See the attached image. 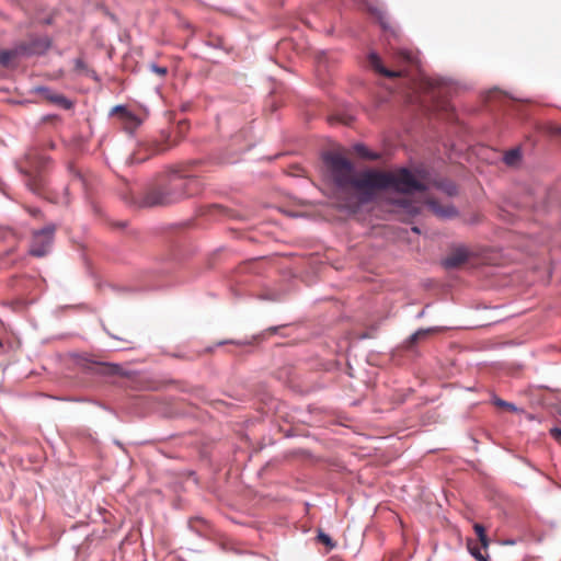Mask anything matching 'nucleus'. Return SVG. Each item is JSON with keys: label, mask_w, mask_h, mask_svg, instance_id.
Wrapping results in <instances>:
<instances>
[{"label": "nucleus", "mask_w": 561, "mask_h": 561, "mask_svg": "<svg viewBox=\"0 0 561 561\" xmlns=\"http://www.w3.org/2000/svg\"><path fill=\"white\" fill-rule=\"evenodd\" d=\"M471 554L478 560V561H485V558L482 556L480 550L471 549Z\"/></svg>", "instance_id": "nucleus-27"}, {"label": "nucleus", "mask_w": 561, "mask_h": 561, "mask_svg": "<svg viewBox=\"0 0 561 561\" xmlns=\"http://www.w3.org/2000/svg\"><path fill=\"white\" fill-rule=\"evenodd\" d=\"M176 128H178V135H179V134H180V131H181V126H180V123H179V122H178Z\"/></svg>", "instance_id": "nucleus-33"}, {"label": "nucleus", "mask_w": 561, "mask_h": 561, "mask_svg": "<svg viewBox=\"0 0 561 561\" xmlns=\"http://www.w3.org/2000/svg\"><path fill=\"white\" fill-rule=\"evenodd\" d=\"M470 251L465 245L456 247L442 261L445 268H457L468 261Z\"/></svg>", "instance_id": "nucleus-9"}, {"label": "nucleus", "mask_w": 561, "mask_h": 561, "mask_svg": "<svg viewBox=\"0 0 561 561\" xmlns=\"http://www.w3.org/2000/svg\"><path fill=\"white\" fill-rule=\"evenodd\" d=\"M439 188H442L450 196L457 193V186L451 182L440 183Z\"/></svg>", "instance_id": "nucleus-21"}, {"label": "nucleus", "mask_w": 561, "mask_h": 561, "mask_svg": "<svg viewBox=\"0 0 561 561\" xmlns=\"http://www.w3.org/2000/svg\"><path fill=\"white\" fill-rule=\"evenodd\" d=\"M351 188L358 194L359 204H367L375 199L377 191L391 188L403 194L425 192L427 186L419 181L407 168L393 172L365 170L357 172Z\"/></svg>", "instance_id": "nucleus-1"}, {"label": "nucleus", "mask_w": 561, "mask_h": 561, "mask_svg": "<svg viewBox=\"0 0 561 561\" xmlns=\"http://www.w3.org/2000/svg\"><path fill=\"white\" fill-rule=\"evenodd\" d=\"M428 206L435 215L442 218H453L457 215V209L453 205L440 206L435 201H430Z\"/></svg>", "instance_id": "nucleus-12"}, {"label": "nucleus", "mask_w": 561, "mask_h": 561, "mask_svg": "<svg viewBox=\"0 0 561 561\" xmlns=\"http://www.w3.org/2000/svg\"><path fill=\"white\" fill-rule=\"evenodd\" d=\"M112 114L117 115L123 128L128 133H134L142 123V119L130 112L124 105H116L112 110Z\"/></svg>", "instance_id": "nucleus-8"}, {"label": "nucleus", "mask_w": 561, "mask_h": 561, "mask_svg": "<svg viewBox=\"0 0 561 561\" xmlns=\"http://www.w3.org/2000/svg\"><path fill=\"white\" fill-rule=\"evenodd\" d=\"M176 186H183V183H179V182H178V183H176Z\"/></svg>", "instance_id": "nucleus-36"}, {"label": "nucleus", "mask_w": 561, "mask_h": 561, "mask_svg": "<svg viewBox=\"0 0 561 561\" xmlns=\"http://www.w3.org/2000/svg\"><path fill=\"white\" fill-rule=\"evenodd\" d=\"M522 160V150L516 147L506 151L503 156V161L508 167H515Z\"/></svg>", "instance_id": "nucleus-15"}, {"label": "nucleus", "mask_w": 561, "mask_h": 561, "mask_svg": "<svg viewBox=\"0 0 561 561\" xmlns=\"http://www.w3.org/2000/svg\"><path fill=\"white\" fill-rule=\"evenodd\" d=\"M412 231L415 232V233H420V229L417 227H413Z\"/></svg>", "instance_id": "nucleus-32"}, {"label": "nucleus", "mask_w": 561, "mask_h": 561, "mask_svg": "<svg viewBox=\"0 0 561 561\" xmlns=\"http://www.w3.org/2000/svg\"><path fill=\"white\" fill-rule=\"evenodd\" d=\"M175 181L173 167L160 172L153 182L141 194L129 192L123 196L124 202L133 209L164 207L172 203Z\"/></svg>", "instance_id": "nucleus-2"}, {"label": "nucleus", "mask_w": 561, "mask_h": 561, "mask_svg": "<svg viewBox=\"0 0 561 561\" xmlns=\"http://www.w3.org/2000/svg\"><path fill=\"white\" fill-rule=\"evenodd\" d=\"M428 332H430V330H419V331L414 332L410 336V342L411 343L416 342L420 337L425 336L426 334H428Z\"/></svg>", "instance_id": "nucleus-22"}, {"label": "nucleus", "mask_w": 561, "mask_h": 561, "mask_svg": "<svg viewBox=\"0 0 561 561\" xmlns=\"http://www.w3.org/2000/svg\"><path fill=\"white\" fill-rule=\"evenodd\" d=\"M42 92H43L45 99L49 100L50 102H53L55 104L62 106L64 108H70L72 105L71 102L61 94L51 93L48 89H42Z\"/></svg>", "instance_id": "nucleus-14"}, {"label": "nucleus", "mask_w": 561, "mask_h": 561, "mask_svg": "<svg viewBox=\"0 0 561 561\" xmlns=\"http://www.w3.org/2000/svg\"><path fill=\"white\" fill-rule=\"evenodd\" d=\"M494 403H495V405H497V407H502V408L510 409V410H512V411H516V408H515V405H514V404H512V403H510V402H506V401H504V400H502V399H495V400H494Z\"/></svg>", "instance_id": "nucleus-23"}, {"label": "nucleus", "mask_w": 561, "mask_h": 561, "mask_svg": "<svg viewBox=\"0 0 561 561\" xmlns=\"http://www.w3.org/2000/svg\"><path fill=\"white\" fill-rule=\"evenodd\" d=\"M56 227L49 225L39 231L34 232L30 253L33 256L42 257L46 255L53 244Z\"/></svg>", "instance_id": "nucleus-5"}, {"label": "nucleus", "mask_w": 561, "mask_h": 561, "mask_svg": "<svg viewBox=\"0 0 561 561\" xmlns=\"http://www.w3.org/2000/svg\"><path fill=\"white\" fill-rule=\"evenodd\" d=\"M473 528H474V531H476L480 542L482 543V546L484 548H486L489 545V541H488V537L485 535L484 527L481 524H474Z\"/></svg>", "instance_id": "nucleus-17"}, {"label": "nucleus", "mask_w": 561, "mask_h": 561, "mask_svg": "<svg viewBox=\"0 0 561 561\" xmlns=\"http://www.w3.org/2000/svg\"><path fill=\"white\" fill-rule=\"evenodd\" d=\"M397 57L405 62H412L414 59L413 53L408 49H398Z\"/></svg>", "instance_id": "nucleus-19"}, {"label": "nucleus", "mask_w": 561, "mask_h": 561, "mask_svg": "<svg viewBox=\"0 0 561 561\" xmlns=\"http://www.w3.org/2000/svg\"><path fill=\"white\" fill-rule=\"evenodd\" d=\"M75 64H76V69H78V70H82L85 67L83 60L80 58L76 59Z\"/></svg>", "instance_id": "nucleus-29"}, {"label": "nucleus", "mask_w": 561, "mask_h": 561, "mask_svg": "<svg viewBox=\"0 0 561 561\" xmlns=\"http://www.w3.org/2000/svg\"><path fill=\"white\" fill-rule=\"evenodd\" d=\"M49 163L48 157L42 154L37 150H31L25 156V167L22 172L26 176L27 187L35 194H42L45 187V179L41 171Z\"/></svg>", "instance_id": "nucleus-4"}, {"label": "nucleus", "mask_w": 561, "mask_h": 561, "mask_svg": "<svg viewBox=\"0 0 561 561\" xmlns=\"http://www.w3.org/2000/svg\"><path fill=\"white\" fill-rule=\"evenodd\" d=\"M550 433L553 436V438L561 442V428L554 427L550 431Z\"/></svg>", "instance_id": "nucleus-26"}, {"label": "nucleus", "mask_w": 561, "mask_h": 561, "mask_svg": "<svg viewBox=\"0 0 561 561\" xmlns=\"http://www.w3.org/2000/svg\"><path fill=\"white\" fill-rule=\"evenodd\" d=\"M58 203H61L64 205H69L70 198H69V194H68V187H65L64 198L61 201H59Z\"/></svg>", "instance_id": "nucleus-28"}, {"label": "nucleus", "mask_w": 561, "mask_h": 561, "mask_svg": "<svg viewBox=\"0 0 561 561\" xmlns=\"http://www.w3.org/2000/svg\"><path fill=\"white\" fill-rule=\"evenodd\" d=\"M323 161L329 169L334 185L340 191L350 188L357 173L353 163L337 152L324 153Z\"/></svg>", "instance_id": "nucleus-3"}, {"label": "nucleus", "mask_w": 561, "mask_h": 561, "mask_svg": "<svg viewBox=\"0 0 561 561\" xmlns=\"http://www.w3.org/2000/svg\"><path fill=\"white\" fill-rule=\"evenodd\" d=\"M426 85L428 90L432 92L433 98L445 99L451 96L456 91V84L445 78L440 77H431L426 80Z\"/></svg>", "instance_id": "nucleus-7"}, {"label": "nucleus", "mask_w": 561, "mask_h": 561, "mask_svg": "<svg viewBox=\"0 0 561 561\" xmlns=\"http://www.w3.org/2000/svg\"><path fill=\"white\" fill-rule=\"evenodd\" d=\"M165 150V147L164 146H159L157 148V152L160 153V152H163Z\"/></svg>", "instance_id": "nucleus-31"}, {"label": "nucleus", "mask_w": 561, "mask_h": 561, "mask_svg": "<svg viewBox=\"0 0 561 561\" xmlns=\"http://www.w3.org/2000/svg\"><path fill=\"white\" fill-rule=\"evenodd\" d=\"M549 133L553 136H560L561 135V126H550Z\"/></svg>", "instance_id": "nucleus-25"}, {"label": "nucleus", "mask_w": 561, "mask_h": 561, "mask_svg": "<svg viewBox=\"0 0 561 561\" xmlns=\"http://www.w3.org/2000/svg\"><path fill=\"white\" fill-rule=\"evenodd\" d=\"M176 186H183V183H179V182H178V183H176Z\"/></svg>", "instance_id": "nucleus-35"}, {"label": "nucleus", "mask_w": 561, "mask_h": 561, "mask_svg": "<svg viewBox=\"0 0 561 561\" xmlns=\"http://www.w3.org/2000/svg\"><path fill=\"white\" fill-rule=\"evenodd\" d=\"M23 57L19 44L12 49L0 50V64L4 67L10 66L16 58Z\"/></svg>", "instance_id": "nucleus-13"}, {"label": "nucleus", "mask_w": 561, "mask_h": 561, "mask_svg": "<svg viewBox=\"0 0 561 561\" xmlns=\"http://www.w3.org/2000/svg\"><path fill=\"white\" fill-rule=\"evenodd\" d=\"M23 57L45 54L51 45L47 36H30L18 43Z\"/></svg>", "instance_id": "nucleus-6"}, {"label": "nucleus", "mask_w": 561, "mask_h": 561, "mask_svg": "<svg viewBox=\"0 0 561 561\" xmlns=\"http://www.w3.org/2000/svg\"><path fill=\"white\" fill-rule=\"evenodd\" d=\"M176 27H178V30H180V28H182V30H190L191 25L186 21L181 20V19L178 18Z\"/></svg>", "instance_id": "nucleus-24"}, {"label": "nucleus", "mask_w": 561, "mask_h": 561, "mask_svg": "<svg viewBox=\"0 0 561 561\" xmlns=\"http://www.w3.org/2000/svg\"><path fill=\"white\" fill-rule=\"evenodd\" d=\"M153 69H154V71H156L157 73H159L160 76H163V75H165V72H167V69H165V68H162V67L154 66V67H153Z\"/></svg>", "instance_id": "nucleus-30"}, {"label": "nucleus", "mask_w": 561, "mask_h": 561, "mask_svg": "<svg viewBox=\"0 0 561 561\" xmlns=\"http://www.w3.org/2000/svg\"><path fill=\"white\" fill-rule=\"evenodd\" d=\"M355 152L367 160H378L380 158V154L377 152L370 151L365 145L363 144H356L354 146Z\"/></svg>", "instance_id": "nucleus-16"}, {"label": "nucleus", "mask_w": 561, "mask_h": 561, "mask_svg": "<svg viewBox=\"0 0 561 561\" xmlns=\"http://www.w3.org/2000/svg\"><path fill=\"white\" fill-rule=\"evenodd\" d=\"M318 539L320 542L325 545L329 549H333L335 547V542L332 540V538L323 531H319Z\"/></svg>", "instance_id": "nucleus-20"}, {"label": "nucleus", "mask_w": 561, "mask_h": 561, "mask_svg": "<svg viewBox=\"0 0 561 561\" xmlns=\"http://www.w3.org/2000/svg\"><path fill=\"white\" fill-rule=\"evenodd\" d=\"M368 62L370 65V67L377 71L378 73L387 77V78H397V77H400L402 75L401 71H396V70H389L387 69L382 62H381V59L380 57L376 54V53H370L368 55Z\"/></svg>", "instance_id": "nucleus-10"}, {"label": "nucleus", "mask_w": 561, "mask_h": 561, "mask_svg": "<svg viewBox=\"0 0 561 561\" xmlns=\"http://www.w3.org/2000/svg\"><path fill=\"white\" fill-rule=\"evenodd\" d=\"M183 181V184H186L187 182H190L188 180H182Z\"/></svg>", "instance_id": "nucleus-34"}, {"label": "nucleus", "mask_w": 561, "mask_h": 561, "mask_svg": "<svg viewBox=\"0 0 561 561\" xmlns=\"http://www.w3.org/2000/svg\"><path fill=\"white\" fill-rule=\"evenodd\" d=\"M393 205L398 207V211L413 218L420 214V207L408 198H399L393 201Z\"/></svg>", "instance_id": "nucleus-11"}, {"label": "nucleus", "mask_w": 561, "mask_h": 561, "mask_svg": "<svg viewBox=\"0 0 561 561\" xmlns=\"http://www.w3.org/2000/svg\"><path fill=\"white\" fill-rule=\"evenodd\" d=\"M188 527L192 528L197 534H202L206 527L205 520L201 518L191 519L188 522Z\"/></svg>", "instance_id": "nucleus-18"}]
</instances>
